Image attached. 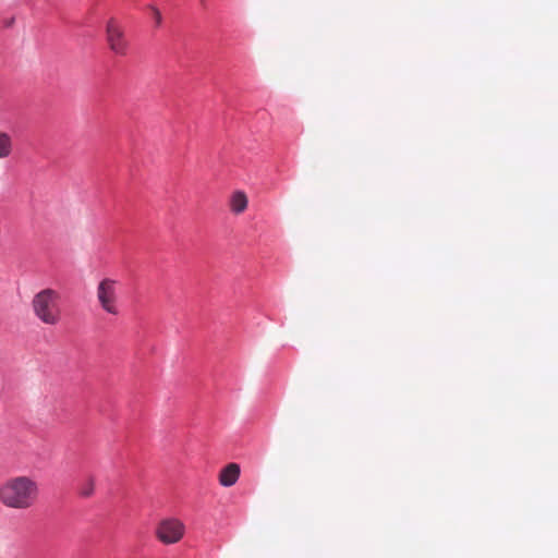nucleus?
<instances>
[{"label":"nucleus","mask_w":558,"mask_h":558,"mask_svg":"<svg viewBox=\"0 0 558 558\" xmlns=\"http://www.w3.org/2000/svg\"><path fill=\"white\" fill-rule=\"evenodd\" d=\"M39 495V483L29 475L10 476L0 484V504L7 509L28 510L37 504Z\"/></svg>","instance_id":"f257e3e1"},{"label":"nucleus","mask_w":558,"mask_h":558,"mask_svg":"<svg viewBox=\"0 0 558 558\" xmlns=\"http://www.w3.org/2000/svg\"><path fill=\"white\" fill-rule=\"evenodd\" d=\"M35 318L46 326H58L64 315L62 294L53 288H44L36 292L31 301Z\"/></svg>","instance_id":"f03ea898"},{"label":"nucleus","mask_w":558,"mask_h":558,"mask_svg":"<svg viewBox=\"0 0 558 558\" xmlns=\"http://www.w3.org/2000/svg\"><path fill=\"white\" fill-rule=\"evenodd\" d=\"M96 296L104 312L113 316L120 314L117 280L111 278L100 280L96 288Z\"/></svg>","instance_id":"7ed1b4c3"},{"label":"nucleus","mask_w":558,"mask_h":558,"mask_svg":"<svg viewBox=\"0 0 558 558\" xmlns=\"http://www.w3.org/2000/svg\"><path fill=\"white\" fill-rule=\"evenodd\" d=\"M185 533V525L177 518L162 519L156 526L155 535L165 545L179 543Z\"/></svg>","instance_id":"20e7f679"},{"label":"nucleus","mask_w":558,"mask_h":558,"mask_svg":"<svg viewBox=\"0 0 558 558\" xmlns=\"http://www.w3.org/2000/svg\"><path fill=\"white\" fill-rule=\"evenodd\" d=\"M106 40L109 49L118 56H126L129 51V41L121 23L111 17L106 24Z\"/></svg>","instance_id":"39448f33"},{"label":"nucleus","mask_w":558,"mask_h":558,"mask_svg":"<svg viewBox=\"0 0 558 558\" xmlns=\"http://www.w3.org/2000/svg\"><path fill=\"white\" fill-rule=\"evenodd\" d=\"M240 476V466L236 463H229L219 473V483L225 487L233 486Z\"/></svg>","instance_id":"423d86ee"},{"label":"nucleus","mask_w":558,"mask_h":558,"mask_svg":"<svg viewBox=\"0 0 558 558\" xmlns=\"http://www.w3.org/2000/svg\"><path fill=\"white\" fill-rule=\"evenodd\" d=\"M248 199L244 192L236 191L232 194L230 198V208L231 211L239 215L245 211L247 208Z\"/></svg>","instance_id":"0eeeda50"},{"label":"nucleus","mask_w":558,"mask_h":558,"mask_svg":"<svg viewBox=\"0 0 558 558\" xmlns=\"http://www.w3.org/2000/svg\"><path fill=\"white\" fill-rule=\"evenodd\" d=\"M14 150V142L12 136L0 130V160L11 157Z\"/></svg>","instance_id":"6e6552de"},{"label":"nucleus","mask_w":558,"mask_h":558,"mask_svg":"<svg viewBox=\"0 0 558 558\" xmlns=\"http://www.w3.org/2000/svg\"><path fill=\"white\" fill-rule=\"evenodd\" d=\"M95 490V478L93 476L87 477L85 481L82 482L78 488V494L82 497H90L94 494Z\"/></svg>","instance_id":"1a4fd4ad"},{"label":"nucleus","mask_w":558,"mask_h":558,"mask_svg":"<svg viewBox=\"0 0 558 558\" xmlns=\"http://www.w3.org/2000/svg\"><path fill=\"white\" fill-rule=\"evenodd\" d=\"M150 11H151L153 17L155 20L156 26L157 27L160 26L161 22H162V16H161L160 11L155 7H150Z\"/></svg>","instance_id":"9d476101"}]
</instances>
